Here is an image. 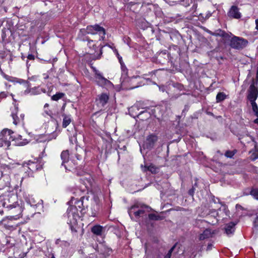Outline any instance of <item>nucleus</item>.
<instances>
[{"label": "nucleus", "instance_id": "23", "mask_svg": "<svg viewBox=\"0 0 258 258\" xmlns=\"http://www.w3.org/2000/svg\"><path fill=\"white\" fill-rule=\"evenodd\" d=\"M211 232L209 229H206L204 231L203 233L201 234L199 236V239L201 240H204L211 236Z\"/></svg>", "mask_w": 258, "mask_h": 258}, {"label": "nucleus", "instance_id": "39", "mask_svg": "<svg viewBox=\"0 0 258 258\" xmlns=\"http://www.w3.org/2000/svg\"><path fill=\"white\" fill-rule=\"evenodd\" d=\"M7 96V93L5 92H2L0 93V101L3 98H6Z\"/></svg>", "mask_w": 258, "mask_h": 258}, {"label": "nucleus", "instance_id": "49", "mask_svg": "<svg viewBox=\"0 0 258 258\" xmlns=\"http://www.w3.org/2000/svg\"><path fill=\"white\" fill-rule=\"evenodd\" d=\"M212 14L211 12H209L206 15L205 17V19H208L209 18H210V17H211Z\"/></svg>", "mask_w": 258, "mask_h": 258}, {"label": "nucleus", "instance_id": "8", "mask_svg": "<svg viewBox=\"0 0 258 258\" xmlns=\"http://www.w3.org/2000/svg\"><path fill=\"white\" fill-rule=\"evenodd\" d=\"M86 32L87 34L93 35L96 34L97 33H99L100 35H102V37L104 36L105 35V29L98 24L88 26L86 28Z\"/></svg>", "mask_w": 258, "mask_h": 258}, {"label": "nucleus", "instance_id": "4", "mask_svg": "<svg viewBox=\"0 0 258 258\" xmlns=\"http://www.w3.org/2000/svg\"><path fill=\"white\" fill-rule=\"evenodd\" d=\"M17 219V215L9 216L0 221V226L10 231L15 230L18 226V224L14 222L13 221Z\"/></svg>", "mask_w": 258, "mask_h": 258}, {"label": "nucleus", "instance_id": "30", "mask_svg": "<svg viewBox=\"0 0 258 258\" xmlns=\"http://www.w3.org/2000/svg\"><path fill=\"white\" fill-rule=\"evenodd\" d=\"M88 41V45L90 49L92 48V50L96 51V46L95 44L93 43V41L91 40H89L87 39Z\"/></svg>", "mask_w": 258, "mask_h": 258}, {"label": "nucleus", "instance_id": "53", "mask_svg": "<svg viewBox=\"0 0 258 258\" xmlns=\"http://www.w3.org/2000/svg\"><path fill=\"white\" fill-rule=\"evenodd\" d=\"M35 213V212L34 211H33V213H32V214L31 215V216H30L29 215H26V217H27V219H29L30 217H33V215Z\"/></svg>", "mask_w": 258, "mask_h": 258}, {"label": "nucleus", "instance_id": "50", "mask_svg": "<svg viewBox=\"0 0 258 258\" xmlns=\"http://www.w3.org/2000/svg\"><path fill=\"white\" fill-rule=\"evenodd\" d=\"M115 52H116V55L117 56V57L120 61V62L121 63V57H120L118 53V51H117V50L115 49Z\"/></svg>", "mask_w": 258, "mask_h": 258}, {"label": "nucleus", "instance_id": "35", "mask_svg": "<svg viewBox=\"0 0 258 258\" xmlns=\"http://www.w3.org/2000/svg\"><path fill=\"white\" fill-rule=\"evenodd\" d=\"M27 59L26 60V65L28 68L31 66V63H29V60H34L35 59V56L33 54H29L27 56Z\"/></svg>", "mask_w": 258, "mask_h": 258}, {"label": "nucleus", "instance_id": "13", "mask_svg": "<svg viewBox=\"0 0 258 258\" xmlns=\"http://www.w3.org/2000/svg\"><path fill=\"white\" fill-rule=\"evenodd\" d=\"M228 15L230 17L235 19H240L241 18V14L239 12V10L237 6H233L229 10Z\"/></svg>", "mask_w": 258, "mask_h": 258}, {"label": "nucleus", "instance_id": "64", "mask_svg": "<svg viewBox=\"0 0 258 258\" xmlns=\"http://www.w3.org/2000/svg\"><path fill=\"white\" fill-rule=\"evenodd\" d=\"M48 104L46 103V104L44 105V108H46V107H48Z\"/></svg>", "mask_w": 258, "mask_h": 258}, {"label": "nucleus", "instance_id": "52", "mask_svg": "<svg viewBox=\"0 0 258 258\" xmlns=\"http://www.w3.org/2000/svg\"><path fill=\"white\" fill-rule=\"evenodd\" d=\"M213 246V245L212 244H209L207 246V250H211L212 249V247Z\"/></svg>", "mask_w": 258, "mask_h": 258}, {"label": "nucleus", "instance_id": "51", "mask_svg": "<svg viewBox=\"0 0 258 258\" xmlns=\"http://www.w3.org/2000/svg\"><path fill=\"white\" fill-rule=\"evenodd\" d=\"M159 90L162 92H164L165 91V88L164 86H159Z\"/></svg>", "mask_w": 258, "mask_h": 258}, {"label": "nucleus", "instance_id": "17", "mask_svg": "<svg viewBox=\"0 0 258 258\" xmlns=\"http://www.w3.org/2000/svg\"><path fill=\"white\" fill-rule=\"evenodd\" d=\"M236 224L234 222H230L225 225V232L228 235L233 234L235 231V226Z\"/></svg>", "mask_w": 258, "mask_h": 258}, {"label": "nucleus", "instance_id": "3", "mask_svg": "<svg viewBox=\"0 0 258 258\" xmlns=\"http://www.w3.org/2000/svg\"><path fill=\"white\" fill-rule=\"evenodd\" d=\"M78 209L77 205L71 206L67 210V215L69 219L68 224H69L70 228L72 232H77L76 228L77 218L79 217L77 213Z\"/></svg>", "mask_w": 258, "mask_h": 258}, {"label": "nucleus", "instance_id": "25", "mask_svg": "<svg viewBox=\"0 0 258 258\" xmlns=\"http://www.w3.org/2000/svg\"><path fill=\"white\" fill-rule=\"evenodd\" d=\"M148 217L150 220H155V221L162 220L164 219L163 216H160L158 215H156L153 213L149 214Z\"/></svg>", "mask_w": 258, "mask_h": 258}, {"label": "nucleus", "instance_id": "61", "mask_svg": "<svg viewBox=\"0 0 258 258\" xmlns=\"http://www.w3.org/2000/svg\"><path fill=\"white\" fill-rule=\"evenodd\" d=\"M171 256L169 255L168 254H166V255H165L164 258H170Z\"/></svg>", "mask_w": 258, "mask_h": 258}, {"label": "nucleus", "instance_id": "24", "mask_svg": "<svg viewBox=\"0 0 258 258\" xmlns=\"http://www.w3.org/2000/svg\"><path fill=\"white\" fill-rule=\"evenodd\" d=\"M18 110V106H15V112H13L12 113V117L13 119V123L15 125H17L20 122L19 118L18 117L17 114Z\"/></svg>", "mask_w": 258, "mask_h": 258}, {"label": "nucleus", "instance_id": "6", "mask_svg": "<svg viewBox=\"0 0 258 258\" xmlns=\"http://www.w3.org/2000/svg\"><path fill=\"white\" fill-rule=\"evenodd\" d=\"M248 41L238 37L234 36L231 38L230 41V46L234 49H241L245 47L247 44Z\"/></svg>", "mask_w": 258, "mask_h": 258}, {"label": "nucleus", "instance_id": "32", "mask_svg": "<svg viewBox=\"0 0 258 258\" xmlns=\"http://www.w3.org/2000/svg\"><path fill=\"white\" fill-rule=\"evenodd\" d=\"M163 55L168 56V54L166 53L165 51H162L159 54L157 57L159 62L162 63H163L164 62V60H162V58L163 57Z\"/></svg>", "mask_w": 258, "mask_h": 258}, {"label": "nucleus", "instance_id": "9", "mask_svg": "<svg viewBox=\"0 0 258 258\" xmlns=\"http://www.w3.org/2000/svg\"><path fill=\"white\" fill-rule=\"evenodd\" d=\"M157 140L158 137L157 136L153 134L150 135L147 137L144 142V147L148 149H152Z\"/></svg>", "mask_w": 258, "mask_h": 258}, {"label": "nucleus", "instance_id": "28", "mask_svg": "<svg viewBox=\"0 0 258 258\" xmlns=\"http://www.w3.org/2000/svg\"><path fill=\"white\" fill-rule=\"evenodd\" d=\"M64 96V94L63 93H57L51 97V99L54 101H57L62 98Z\"/></svg>", "mask_w": 258, "mask_h": 258}, {"label": "nucleus", "instance_id": "36", "mask_svg": "<svg viewBox=\"0 0 258 258\" xmlns=\"http://www.w3.org/2000/svg\"><path fill=\"white\" fill-rule=\"evenodd\" d=\"M145 213V211L143 209H138L136 212H134V215L137 218H139L142 215Z\"/></svg>", "mask_w": 258, "mask_h": 258}, {"label": "nucleus", "instance_id": "58", "mask_svg": "<svg viewBox=\"0 0 258 258\" xmlns=\"http://www.w3.org/2000/svg\"><path fill=\"white\" fill-rule=\"evenodd\" d=\"M208 33H209L210 35L214 36V32H212L211 31L208 30Z\"/></svg>", "mask_w": 258, "mask_h": 258}, {"label": "nucleus", "instance_id": "63", "mask_svg": "<svg viewBox=\"0 0 258 258\" xmlns=\"http://www.w3.org/2000/svg\"><path fill=\"white\" fill-rule=\"evenodd\" d=\"M21 117L22 118V120L24 119V114H21Z\"/></svg>", "mask_w": 258, "mask_h": 258}, {"label": "nucleus", "instance_id": "59", "mask_svg": "<svg viewBox=\"0 0 258 258\" xmlns=\"http://www.w3.org/2000/svg\"><path fill=\"white\" fill-rule=\"evenodd\" d=\"M60 241V239H57L55 241V243L56 244H58L59 243Z\"/></svg>", "mask_w": 258, "mask_h": 258}, {"label": "nucleus", "instance_id": "5", "mask_svg": "<svg viewBox=\"0 0 258 258\" xmlns=\"http://www.w3.org/2000/svg\"><path fill=\"white\" fill-rule=\"evenodd\" d=\"M13 132L9 129L5 128L1 133L0 138V147H4L8 148L11 145V142L9 141L10 139H12L14 141L15 139V137L12 136Z\"/></svg>", "mask_w": 258, "mask_h": 258}, {"label": "nucleus", "instance_id": "47", "mask_svg": "<svg viewBox=\"0 0 258 258\" xmlns=\"http://www.w3.org/2000/svg\"><path fill=\"white\" fill-rule=\"evenodd\" d=\"M252 159L255 160L257 158H258V152H255L252 154Z\"/></svg>", "mask_w": 258, "mask_h": 258}, {"label": "nucleus", "instance_id": "22", "mask_svg": "<svg viewBox=\"0 0 258 258\" xmlns=\"http://www.w3.org/2000/svg\"><path fill=\"white\" fill-rule=\"evenodd\" d=\"M62 116L63 117L62 126L63 128H66L70 124L72 120L70 115L63 114Z\"/></svg>", "mask_w": 258, "mask_h": 258}, {"label": "nucleus", "instance_id": "1", "mask_svg": "<svg viewBox=\"0 0 258 258\" xmlns=\"http://www.w3.org/2000/svg\"><path fill=\"white\" fill-rule=\"evenodd\" d=\"M122 74L120 78L121 86L122 89L126 90L133 89L138 87L140 85L137 82L139 77L128 78L127 77V70L125 67L121 66Z\"/></svg>", "mask_w": 258, "mask_h": 258}, {"label": "nucleus", "instance_id": "21", "mask_svg": "<svg viewBox=\"0 0 258 258\" xmlns=\"http://www.w3.org/2000/svg\"><path fill=\"white\" fill-rule=\"evenodd\" d=\"M140 207L142 208L143 207L140 206L139 204H135L128 209V213L131 219H133V214L134 215V212H136Z\"/></svg>", "mask_w": 258, "mask_h": 258}, {"label": "nucleus", "instance_id": "43", "mask_svg": "<svg viewBox=\"0 0 258 258\" xmlns=\"http://www.w3.org/2000/svg\"><path fill=\"white\" fill-rule=\"evenodd\" d=\"M195 188L192 187L191 189L188 190V194L191 196H193L195 192Z\"/></svg>", "mask_w": 258, "mask_h": 258}, {"label": "nucleus", "instance_id": "57", "mask_svg": "<svg viewBox=\"0 0 258 258\" xmlns=\"http://www.w3.org/2000/svg\"><path fill=\"white\" fill-rule=\"evenodd\" d=\"M76 158H77V159L78 160H81L82 159V157L81 155H78V154H77L76 155Z\"/></svg>", "mask_w": 258, "mask_h": 258}, {"label": "nucleus", "instance_id": "54", "mask_svg": "<svg viewBox=\"0 0 258 258\" xmlns=\"http://www.w3.org/2000/svg\"><path fill=\"white\" fill-rule=\"evenodd\" d=\"M27 143V142H22L18 144V145L19 146H23L26 145V144Z\"/></svg>", "mask_w": 258, "mask_h": 258}, {"label": "nucleus", "instance_id": "33", "mask_svg": "<svg viewBox=\"0 0 258 258\" xmlns=\"http://www.w3.org/2000/svg\"><path fill=\"white\" fill-rule=\"evenodd\" d=\"M173 86L177 90L182 91L184 90L183 85L179 83H175L173 85Z\"/></svg>", "mask_w": 258, "mask_h": 258}, {"label": "nucleus", "instance_id": "15", "mask_svg": "<svg viewBox=\"0 0 258 258\" xmlns=\"http://www.w3.org/2000/svg\"><path fill=\"white\" fill-rule=\"evenodd\" d=\"M92 69L95 74L96 79L99 80V82L101 85L106 84L107 82H109L108 80L103 77L102 74L95 68L92 67Z\"/></svg>", "mask_w": 258, "mask_h": 258}, {"label": "nucleus", "instance_id": "37", "mask_svg": "<svg viewBox=\"0 0 258 258\" xmlns=\"http://www.w3.org/2000/svg\"><path fill=\"white\" fill-rule=\"evenodd\" d=\"M250 195L256 200H258V189H252L250 191Z\"/></svg>", "mask_w": 258, "mask_h": 258}, {"label": "nucleus", "instance_id": "7", "mask_svg": "<svg viewBox=\"0 0 258 258\" xmlns=\"http://www.w3.org/2000/svg\"><path fill=\"white\" fill-rule=\"evenodd\" d=\"M257 83L254 82V80L252 79V82L250 85V87L248 90V95L247 96V99L250 102H253L255 101L258 96V89L255 84L257 85Z\"/></svg>", "mask_w": 258, "mask_h": 258}, {"label": "nucleus", "instance_id": "34", "mask_svg": "<svg viewBox=\"0 0 258 258\" xmlns=\"http://www.w3.org/2000/svg\"><path fill=\"white\" fill-rule=\"evenodd\" d=\"M236 153L235 151H227L225 153V156L229 158H231L235 155Z\"/></svg>", "mask_w": 258, "mask_h": 258}, {"label": "nucleus", "instance_id": "56", "mask_svg": "<svg viewBox=\"0 0 258 258\" xmlns=\"http://www.w3.org/2000/svg\"><path fill=\"white\" fill-rule=\"evenodd\" d=\"M256 116L257 117V118L254 120V122L258 124V113H257V115H256Z\"/></svg>", "mask_w": 258, "mask_h": 258}, {"label": "nucleus", "instance_id": "44", "mask_svg": "<svg viewBox=\"0 0 258 258\" xmlns=\"http://www.w3.org/2000/svg\"><path fill=\"white\" fill-rule=\"evenodd\" d=\"M142 3L145 5H149L152 3L151 0H142Z\"/></svg>", "mask_w": 258, "mask_h": 258}, {"label": "nucleus", "instance_id": "19", "mask_svg": "<svg viewBox=\"0 0 258 258\" xmlns=\"http://www.w3.org/2000/svg\"><path fill=\"white\" fill-rule=\"evenodd\" d=\"M105 231V228L100 225H95L91 229V231L96 235H101Z\"/></svg>", "mask_w": 258, "mask_h": 258}, {"label": "nucleus", "instance_id": "40", "mask_svg": "<svg viewBox=\"0 0 258 258\" xmlns=\"http://www.w3.org/2000/svg\"><path fill=\"white\" fill-rule=\"evenodd\" d=\"M46 136H42L41 137V138H40L39 139H38L37 140V141L38 142H45L46 141V140H47V139L45 138Z\"/></svg>", "mask_w": 258, "mask_h": 258}, {"label": "nucleus", "instance_id": "16", "mask_svg": "<svg viewBox=\"0 0 258 258\" xmlns=\"http://www.w3.org/2000/svg\"><path fill=\"white\" fill-rule=\"evenodd\" d=\"M109 100V96L106 93H102L98 95L97 100L99 103L103 107L108 102Z\"/></svg>", "mask_w": 258, "mask_h": 258}, {"label": "nucleus", "instance_id": "31", "mask_svg": "<svg viewBox=\"0 0 258 258\" xmlns=\"http://www.w3.org/2000/svg\"><path fill=\"white\" fill-rule=\"evenodd\" d=\"M255 101H253V102H250V103L251 104L252 110L255 113L256 115H257V113H258V107Z\"/></svg>", "mask_w": 258, "mask_h": 258}, {"label": "nucleus", "instance_id": "41", "mask_svg": "<svg viewBox=\"0 0 258 258\" xmlns=\"http://www.w3.org/2000/svg\"><path fill=\"white\" fill-rule=\"evenodd\" d=\"M176 244H175L168 251V253H167V254H168L169 255H170V256H171V254H172V252H173V251L174 250L175 247H176Z\"/></svg>", "mask_w": 258, "mask_h": 258}, {"label": "nucleus", "instance_id": "29", "mask_svg": "<svg viewBox=\"0 0 258 258\" xmlns=\"http://www.w3.org/2000/svg\"><path fill=\"white\" fill-rule=\"evenodd\" d=\"M147 169L152 173H156L158 172V168L153 165H150L147 167Z\"/></svg>", "mask_w": 258, "mask_h": 258}, {"label": "nucleus", "instance_id": "26", "mask_svg": "<svg viewBox=\"0 0 258 258\" xmlns=\"http://www.w3.org/2000/svg\"><path fill=\"white\" fill-rule=\"evenodd\" d=\"M226 95L224 92H219L216 96L217 102H220L226 99Z\"/></svg>", "mask_w": 258, "mask_h": 258}, {"label": "nucleus", "instance_id": "18", "mask_svg": "<svg viewBox=\"0 0 258 258\" xmlns=\"http://www.w3.org/2000/svg\"><path fill=\"white\" fill-rule=\"evenodd\" d=\"M139 106L138 104H136L128 108L130 115L134 118L138 117L139 114Z\"/></svg>", "mask_w": 258, "mask_h": 258}, {"label": "nucleus", "instance_id": "27", "mask_svg": "<svg viewBox=\"0 0 258 258\" xmlns=\"http://www.w3.org/2000/svg\"><path fill=\"white\" fill-rule=\"evenodd\" d=\"M221 37L222 38L223 42L224 43H226L227 42V41H229V40L231 41V39H230L231 37H230V35L228 34V33H227L224 31L222 33Z\"/></svg>", "mask_w": 258, "mask_h": 258}, {"label": "nucleus", "instance_id": "38", "mask_svg": "<svg viewBox=\"0 0 258 258\" xmlns=\"http://www.w3.org/2000/svg\"><path fill=\"white\" fill-rule=\"evenodd\" d=\"M223 30L220 29H219L218 30H216L215 32H214V36H220L221 37L222 35V33L223 32Z\"/></svg>", "mask_w": 258, "mask_h": 258}, {"label": "nucleus", "instance_id": "12", "mask_svg": "<svg viewBox=\"0 0 258 258\" xmlns=\"http://www.w3.org/2000/svg\"><path fill=\"white\" fill-rule=\"evenodd\" d=\"M61 159L62 160L61 166H63L66 170H71L69 168V165L66 164L69 162V153L68 150L63 151L60 155Z\"/></svg>", "mask_w": 258, "mask_h": 258}, {"label": "nucleus", "instance_id": "55", "mask_svg": "<svg viewBox=\"0 0 258 258\" xmlns=\"http://www.w3.org/2000/svg\"><path fill=\"white\" fill-rule=\"evenodd\" d=\"M255 29L258 30V19L255 20Z\"/></svg>", "mask_w": 258, "mask_h": 258}, {"label": "nucleus", "instance_id": "48", "mask_svg": "<svg viewBox=\"0 0 258 258\" xmlns=\"http://www.w3.org/2000/svg\"><path fill=\"white\" fill-rule=\"evenodd\" d=\"M76 204L78 206V207H79L80 208H81V205L83 206V207H84L83 206V202L82 201H78Z\"/></svg>", "mask_w": 258, "mask_h": 258}, {"label": "nucleus", "instance_id": "62", "mask_svg": "<svg viewBox=\"0 0 258 258\" xmlns=\"http://www.w3.org/2000/svg\"><path fill=\"white\" fill-rule=\"evenodd\" d=\"M30 92V91L29 90H25V92H24V94H28Z\"/></svg>", "mask_w": 258, "mask_h": 258}, {"label": "nucleus", "instance_id": "60", "mask_svg": "<svg viewBox=\"0 0 258 258\" xmlns=\"http://www.w3.org/2000/svg\"><path fill=\"white\" fill-rule=\"evenodd\" d=\"M102 50H100V53L98 55V56L96 58L97 59H99L100 58V56H101V55L102 54Z\"/></svg>", "mask_w": 258, "mask_h": 258}, {"label": "nucleus", "instance_id": "11", "mask_svg": "<svg viewBox=\"0 0 258 258\" xmlns=\"http://www.w3.org/2000/svg\"><path fill=\"white\" fill-rule=\"evenodd\" d=\"M25 200L28 204L30 206L31 209H35L38 207H40L41 204L40 202H42L41 200L37 202L35 198L32 196L29 195L28 197L25 198Z\"/></svg>", "mask_w": 258, "mask_h": 258}, {"label": "nucleus", "instance_id": "14", "mask_svg": "<svg viewBox=\"0 0 258 258\" xmlns=\"http://www.w3.org/2000/svg\"><path fill=\"white\" fill-rule=\"evenodd\" d=\"M97 250L102 258H104L106 255H108L109 254V252L111 251L110 248L106 247L102 244L97 247Z\"/></svg>", "mask_w": 258, "mask_h": 258}, {"label": "nucleus", "instance_id": "46", "mask_svg": "<svg viewBox=\"0 0 258 258\" xmlns=\"http://www.w3.org/2000/svg\"><path fill=\"white\" fill-rule=\"evenodd\" d=\"M17 252L15 253V258H23V257L25 256L26 253H22V254H20L19 255V256H20V257H18L17 256Z\"/></svg>", "mask_w": 258, "mask_h": 258}, {"label": "nucleus", "instance_id": "20", "mask_svg": "<svg viewBox=\"0 0 258 258\" xmlns=\"http://www.w3.org/2000/svg\"><path fill=\"white\" fill-rule=\"evenodd\" d=\"M150 117L151 114L147 110L141 111L138 115V118L142 120H146Z\"/></svg>", "mask_w": 258, "mask_h": 258}, {"label": "nucleus", "instance_id": "2", "mask_svg": "<svg viewBox=\"0 0 258 258\" xmlns=\"http://www.w3.org/2000/svg\"><path fill=\"white\" fill-rule=\"evenodd\" d=\"M11 172L10 166L0 163V189L10 186Z\"/></svg>", "mask_w": 258, "mask_h": 258}, {"label": "nucleus", "instance_id": "45", "mask_svg": "<svg viewBox=\"0 0 258 258\" xmlns=\"http://www.w3.org/2000/svg\"><path fill=\"white\" fill-rule=\"evenodd\" d=\"M188 110V107L187 106H185L184 108L183 109L181 115L185 116L186 112H187Z\"/></svg>", "mask_w": 258, "mask_h": 258}, {"label": "nucleus", "instance_id": "10", "mask_svg": "<svg viewBox=\"0 0 258 258\" xmlns=\"http://www.w3.org/2000/svg\"><path fill=\"white\" fill-rule=\"evenodd\" d=\"M7 208L10 211V214L12 215H15L18 217V219L20 217V215L22 214L23 210L22 207L19 204H15L12 205H9Z\"/></svg>", "mask_w": 258, "mask_h": 258}, {"label": "nucleus", "instance_id": "42", "mask_svg": "<svg viewBox=\"0 0 258 258\" xmlns=\"http://www.w3.org/2000/svg\"><path fill=\"white\" fill-rule=\"evenodd\" d=\"M253 226L255 228H258V216H257L253 221Z\"/></svg>", "mask_w": 258, "mask_h": 258}]
</instances>
